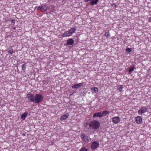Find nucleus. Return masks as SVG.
<instances>
[{
	"instance_id": "obj_1",
	"label": "nucleus",
	"mask_w": 151,
	"mask_h": 151,
	"mask_svg": "<svg viewBox=\"0 0 151 151\" xmlns=\"http://www.w3.org/2000/svg\"><path fill=\"white\" fill-rule=\"evenodd\" d=\"M76 29L75 27H73L68 31H65L62 34L63 37H70L72 35V34L75 32Z\"/></svg>"
},
{
	"instance_id": "obj_2",
	"label": "nucleus",
	"mask_w": 151,
	"mask_h": 151,
	"mask_svg": "<svg viewBox=\"0 0 151 151\" xmlns=\"http://www.w3.org/2000/svg\"><path fill=\"white\" fill-rule=\"evenodd\" d=\"M100 126V123L96 120L92 121L89 124V127L92 128L93 129H97L99 128Z\"/></svg>"
},
{
	"instance_id": "obj_3",
	"label": "nucleus",
	"mask_w": 151,
	"mask_h": 151,
	"mask_svg": "<svg viewBox=\"0 0 151 151\" xmlns=\"http://www.w3.org/2000/svg\"><path fill=\"white\" fill-rule=\"evenodd\" d=\"M43 100V97L40 94H36L35 95L34 102L35 103L39 104L42 102Z\"/></svg>"
},
{
	"instance_id": "obj_4",
	"label": "nucleus",
	"mask_w": 151,
	"mask_h": 151,
	"mask_svg": "<svg viewBox=\"0 0 151 151\" xmlns=\"http://www.w3.org/2000/svg\"><path fill=\"white\" fill-rule=\"evenodd\" d=\"M81 137L83 140L86 142H88L89 141V137L88 136L86 135L84 133H82L81 134Z\"/></svg>"
},
{
	"instance_id": "obj_5",
	"label": "nucleus",
	"mask_w": 151,
	"mask_h": 151,
	"mask_svg": "<svg viewBox=\"0 0 151 151\" xmlns=\"http://www.w3.org/2000/svg\"><path fill=\"white\" fill-rule=\"evenodd\" d=\"M26 98L29 100L30 102H34L35 100V95L34 96L33 94L31 93H28L27 96Z\"/></svg>"
},
{
	"instance_id": "obj_6",
	"label": "nucleus",
	"mask_w": 151,
	"mask_h": 151,
	"mask_svg": "<svg viewBox=\"0 0 151 151\" xmlns=\"http://www.w3.org/2000/svg\"><path fill=\"white\" fill-rule=\"evenodd\" d=\"M142 118L140 116H137L135 118V121L137 124H140L142 123Z\"/></svg>"
},
{
	"instance_id": "obj_7",
	"label": "nucleus",
	"mask_w": 151,
	"mask_h": 151,
	"mask_svg": "<svg viewBox=\"0 0 151 151\" xmlns=\"http://www.w3.org/2000/svg\"><path fill=\"white\" fill-rule=\"evenodd\" d=\"M147 109L145 107H143L140 109L138 111V113L139 115H141L147 111Z\"/></svg>"
},
{
	"instance_id": "obj_8",
	"label": "nucleus",
	"mask_w": 151,
	"mask_h": 151,
	"mask_svg": "<svg viewBox=\"0 0 151 151\" xmlns=\"http://www.w3.org/2000/svg\"><path fill=\"white\" fill-rule=\"evenodd\" d=\"M99 145V143L96 141H94L92 143L91 146V148L92 149L94 150L98 147Z\"/></svg>"
},
{
	"instance_id": "obj_9",
	"label": "nucleus",
	"mask_w": 151,
	"mask_h": 151,
	"mask_svg": "<svg viewBox=\"0 0 151 151\" xmlns=\"http://www.w3.org/2000/svg\"><path fill=\"white\" fill-rule=\"evenodd\" d=\"M83 85V83H80L77 84H75L72 86V88H78L80 87H81Z\"/></svg>"
},
{
	"instance_id": "obj_10",
	"label": "nucleus",
	"mask_w": 151,
	"mask_h": 151,
	"mask_svg": "<svg viewBox=\"0 0 151 151\" xmlns=\"http://www.w3.org/2000/svg\"><path fill=\"white\" fill-rule=\"evenodd\" d=\"M102 117V114L101 112H99L96 113H94L93 116V118H95L96 117Z\"/></svg>"
},
{
	"instance_id": "obj_11",
	"label": "nucleus",
	"mask_w": 151,
	"mask_h": 151,
	"mask_svg": "<svg viewBox=\"0 0 151 151\" xmlns=\"http://www.w3.org/2000/svg\"><path fill=\"white\" fill-rule=\"evenodd\" d=\"M74 40L71 38H69L67 40V44L68 45H71L73 44Z\"/></svg>"
},
{
	"instance_id": "obj_12",
	"label": "nucleus",
	"mask_w": 151,
	"mask_h": 151,
	"mask_svg": "<svg viewBox=\"0 0 151 151\" xmlns=\"http://www.w3.org/2000/svg\"><path fill=\"white\" fill-rule=\"evenodd\" d=\"M112 121L114 123H118L120 121L119 118L118 117H115L112 119Z\"/></svg>"
},
{
	"instance_id": "obj_13",
	"label": "nucleus",
	"mask_w": 151,
	"mask_h": 151,
	"mask_svg": "<svg viewBox=\"0 0 151 151\" xmlns=\"http://www.w3.org/2000/svg\"><path fill=\"white\" fill-rule=\"evenodd\" d=\"M41 6V8L44 10V12L47 11V10L48 7L46 4H42Z\"/></svg>"
},
{
	"instance_id": "obj_14",
	"label": "nucleus",
	"mask_w": 151,
	"mask_h": 151,
	"mask_svg": "<svg viewBox=\"0 0 151 151\" xmlns=\"http://www.w3.org/2000/svg\"><path fill=\"white\" fill-rule=\"evenodd\" d=\"M28 114L27 112H25L21 116V118L23 120H24L25 118L27 117Z\"/></svg>"
},
{
	"instance_id": "obj_15",
	"label": "nucleus",
	"mask_w": 151,
	"mask_h": 151,
	"mask_svg": "<svg viewBox=\"0 0 151 151\" xmlns=\"http://www.w3.org/2000/svg\"><path fill=\"white\" fill-rule=\"evenodd\" d=\"M7 51L10 54H12L14 52L12 47H10L9 48H8Z\"/></svg>"
},
{
	"instance_id": "obj_16",
	"label": "nucleus",
	"mask_w": 151,
	"mask_h": 151,
	"mask_svg": "<svg viewBox=\"0 0 151 151\" xmlns=\"http://www.w3.org/2000/svg\"><path fill=\"white\" fill-rule=\"evenodd\" d=\"M68 117V116L66 115H64L63 116H61L60 119L61 121H63V120H65L67 119Z\"/></svg>"
},
{
	"instance_id": "obj_17",
	"label": "nucleus",
	"mask_w": 151,
	"mask_h": 151,
	"mask_svg": "<svg viewBox=\"0 0 151 151\" xmlns=\"http://www.w3.org/2000/svg\"><path fill=\"white\" fill-rule=\"evenodd\" d=\"M98 1L99 0H92L91 2V4L92 5L97 4Z\"/></svg>"
},
{
	"instance_id": "obj_18",
	"label": "nucleus",
	"mask_w": 151,
	"mask_h": 151,
	"mask_svg": "<svg viewBox=\"0 0 151 151\" xmlns=\"http://www.w3.org/2000/svg\"><path fill=\"white\" fill-rule=\"evenodd\" d=\"M135 69V68L134 66H132L129 68V73L130 74L131 73L134 71V70Z\"/></svg>"
},
{
	"instance_id": "obj_19",
	"label": "nucleus",
	"mask_w": 151,
	"mask_h": 151,
	"mask_svg": "<svg viewBox=\"0 0 151 151\" xmlns=\"http://www.w3.org/2000/svg\"><path fill=\"white\" fill-rule=\"evenodd\" d=\"M91 91H93V92H94L96 93L98 92V89L96 87L91 88Z\"/></svg>"
},
{
	"instance_id": "obj_20",
	"label": "nucleus",
	"mask_w": 151,
	"mask_h": 151,
	"mask_svg": "<svg viewBox=\"0 0 151 151\" xmlns=\"http://www.w3.org/2000/svg\"><path fill=\"white\" fill-rule=\"evenodd\" d=\"M102 114V116L104 115H106L109 113V112L107 111H103L102 113H101Z\"/></svg>"
},
{
	"instance_id": "obj_21",
	"label": "nucleus",
	"mask_w": 151,
	"mask_h": 151,
	"mask_svg": "<svg viewBox=\"0 0 151 151\" xmlns=\"http://www.w3.org/2000/svg\"><path fill=\"white\" fill-rule=\"evenodd\" d=\"M79 151H88V150L86 147H82L80 149Z\"/></svg>"
},
{
	"instance_id": "obj_22",
	"label": "nucleus",
	"mask_w": 151,
	"mask_h": 151,
	"mask_svg": "<svg viewBox=\"0 0 151 151\" xmlns=\"http://www.w3.org/2000/svg\"><path fill=\"white\" fill-rule=\"evenodd\" d=\"M105 36L106 37H109L110 36V34H109V32H106L105 33Z\"/></svg>"
},
{
	"instance_id": "obj_23",
	"label": "nucleus",
	"mask_w": 151,
	"mask_h": 151,
	"mask_svg": "<svg viewBox=\"0 0 151 151\" xmlns=\"http://www.w3.org/2000/svg\"><path fill=\"white\" fill-rule=\"evenodd\" d=\"M26 64H23L22 65V68L23 70L24 71V70L25 69H26Z\"/></svg>"
},
{
	"instance_id": "obj_24",
	"label": "nucleus",
	"mask_w": 151,
	"mask_h": 151,
	"mask_svg": "<svg viewBox=\"0 0 151 151\" xmlns=\"http://www.w3.org/2000/svg\"><path fill=\"white\" fill-rule=\"evenodd\" d=\"M126 50L127 52H131L132 50L130 48H128Z\"/></svg>"
},
{
	"instance_id": "obj_25",
	"label": "nucleus",
	"mask_w": 151,
	"mask_h": 151,
	"mask_svg": "<svg viewBox=\"0 0 151 151\" xmlns=\"http://www.w3.org/2000/svg\"><path fill=\"white\" fill-rule=\"evenodd\" d=\"M122 88H123V87L122 86V85H120V87H119V91H122Z\"/></svg>"
},
{
	"instance_id": "obj_26",
	"label": "nucleus",
	"mask_w": 151,
	"mask_h": 151,
	"mask_svg": "<svg viewBox=\"0 0 151 151\" xmlns=\"http://www.w3.org/2000/svg\"><path fill=\"white\" fill-rule=\"evenodd\" d=\"M41 8V6H39L38 7L37 9H39V10H40V11H41L42 12H44V11H42V8Z\"/></svg>"
},
{
	"instance_id": "obj_27",
	"label": "nucleus",
	"mask_w": 151,
	"mask_h": 151,
	"mask_svg": "<svg viewBox=\"0 0 151 151\" xmlns=\"http://www.w3.org/2000/svg\"><path fill=\"white\" fill-rule=\"evenodd\" d=\"M11 22L12 23H13L14 24L15 23V21L14 20V19L11 20Z\"/></svg>"
},
{
	"instance_id": "obj_28",
	"label": "nucleus",
	"mask_w": 151,
	"mask_h": 151,
	"mask_svg": "<svg viewBox=\"0 0 151 151\" xmlns=\"http://www.w3.org/2000/svg\"><path fill=\"white\" fill-rule=\"evenodd\" d=\"M148 21L149 22H151V17L148 18Z\"/></svg>"
},
{
	"instance_id": "obj_29",
	"label": "nucleus",
	"mask_w": 151,
	"mask_h": 151,
	"mask_svg": "<svg viewBox=\"0 0 151 151\" xmlns=\"http://www.w3.org/2000/svg\"><path fill=\"white\" fill-rule=\"evenodd\" d=\"M91 0H84V1L86 2H87L89 1H91Z\"/></svg>"
},
{
	"instance_id": "obj_30",
	"label": "nucleus",
	"mask_w": 151,
	"mask_h": 151,
	"mask_svg": "<svg viewBox=\"0 0 151 151\" xmlns=\"http://www.w3.org/2000/svg\"><path fill=\"white\" fill-rule=\"evenodd\" d=\"M13 29H16V27H14L13 28Z\"/></svg>"
},
{
	"instance_id": "obj_31",
	"label": "nucleus",
	"mask_w": 151,
	"mask_h": 151,
	"mask_svg": "<svg viewBox=\"0 0 151 151\" xmlns=\"http://www.w3.org/2000/svg\"><path fill=\"white\" fill-rule=\"evenodd\" d=\"M22 135H23V136H24L25 135V134H22Z\"/></svg>"
},
{
	"instance_id": "obj_32",
	"label": "nucleus",
	"mask_w": 151,
	"mask_h": 151,
	"mask_svg": "<svg viewBox=\"0 0 151 151\" xmlns=\"http://www.w3.org/2000/svg\"><path fill=\"white\" fill-rule=\"evenodd\" d=\"M114 5H115V6H116V5L114 4Z\"/></svg>"
}]
</instances>
